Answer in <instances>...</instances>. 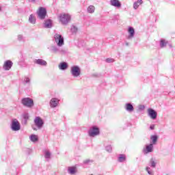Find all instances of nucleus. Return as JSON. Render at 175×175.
Instances as JSON below:
<instances>
[{"label": "nucleus", "instance_id": "nucleus-18", "mask_svg": "<svg viewBox=\"0 0 175 175\" xmlns=\"http://www.w3.org/2000/svg\"><path fill=\"white\" fill-rule=\"evenodd\" d=\"M58 68L60 70H66L68 69V63L66 62H61Z\"/></svg>", "mask_w": 175, "mask_h": 175}, {"label": "nucleus", "instance_id": "nucleus-14", "mask_svg": "<svg viewBox=\"0 0 175 175\" xmlns=\"http://www.w3.org/2000/svg\"><path fill=\"white\" fill-rule=\"evenodd\" d=\"M124 109L126 111H129V113H132V111L135 110L133 105L131 103H126L124 105Z\"/></svg>", "mask_w": 175, "mask_h": 175}, {"label": "nucleus", "instance_id": "nucleus-37", "mask_svg": "<svg viewBox=\"0 0 175 175\" xmlns=\"http://www.w3.org/2000/svg\"><path fill=\"white\" fill-rule=\"evenodd\" d=\"M150 129L151 131H154V129H155V124H151V125L150 126Z\"/></svg>", "mask_w": 175, "mask_h": 175}, {"label": "nucleus", "instance_id": "nucleus-1", "mask_svg": "<svg viewBox=\"0 0 175 175\" xmlns=\"http://www.w3.org/2000/svg\"><path fill=\"white\" fill-rule=\"evenodd\" d=\"M58 20L62 25H68L72 20V16L69 14L62 13L58 16Z\"/></svg>", "mask_w": 175, "mask_h": 175}, {"label": "nucleus", "instance_id": "nucleus-8", "mask_svg": "<svg viewBox=\"0 0 175 175\" xmlns=\"http://www.w3.org/2000/svg\"><path fill=\"white\" fill-rule=\"evenodd\" d=\"M11 129L14 132H17V131H20V129H21V126L20 125V122H18L17 119L12 120L11 124Z\"/></svg>", "mask_w": 175, "mask_h": 175}, {"label": "nucleus", "instance_id": "nucleus-20", "mask_svg": "<svg viewBox=\"0 0 175 175\" xmlns=\"http://www.w3.org/2000/svg\"><path fill=\"white\" fill-rule=\"evenodd\" d=\"M150 140L152 142L150 144H152L153 146L157 144V142H158V135H154L150 136Z\"/></svg>", "mask_w": 175, "mask_h": 175}, {"label": "nucleus", "instance_id": "nucleus-17", "mask_svg": "<svg viewBox=\"0 0 175 175\" xmlns=\"http://www.w3.org/2000/svg\"><path fill=\"white\" fill-rule=\"evenodd\" d=\"M110 5L115 8H121V3L118 0H110Z\"/></svg>", "mask_w": 175, "mask_h": 175}, {"label": "nucleus", "instance_id": "nucleus-10", "mask_svg": "<svg viewBox=\"0 0 175 175\" xmlns=\"http://www.w3.org/2000/svg\"><path fill=\"white\" fill-rule=\"evenodd\" d=\"M148 116L152 120H157L158 113H157V111L154 110L153 109L149 108L148 109Z\"/></svg>", "mask_w": 175, "mask_h": 175}, {"label": "nucleus", "instance_id": "nucleus-34", "mask_svg": "<svg viewBox=\"0 0 175 175\" xmlns=\"http://www.w3.org/2000/svg\"><path fill=\"white\" fill-rule=\"evenodd\" d=\"M114 59L113 58H107L105 59V62H107V64H112V62H114Z\"/></svg>", "mask_w": 175, "mask_h": 175}, {"label": "nucleus", "instance_id": "nucleus-19", "mask_svg": "<svg viewBox=\"0 0 175 175\" xmlns=\"http://www.w3.org/2000/svg\"><path fill=\"white\" fill-rule=\"evenodd\" d=\"M68 173L72 175L76 174V173H77V168H76V167H68Z\"/></svg>", "mask_w": 175, "mask_h": 175}, {"label": "nucleus", "instance_id": "nucleus-35", "mask_svg": "<svg viewBox=\"0 0 175 175\" xmlns=\"http://www.w3.org/2000/svg\"><path fill=\"white\" fill-rule=\"evenodd\" d=\"M92 162H93L92 160L87 159V160H85V161H83V163H84L85 165H88V163H92Z\"/></svg>", "mask_w": 175, "mask_h": 175}, {"label": "nucleus", "instance_id": "nucleus-9", "mask_svg": "<svg viewBox=\"0 0 175 175\" xmlns=\"http://www.w3.org/2000/svg\"><path fill=\"white\" fill-rule=\"evenodd\" d=\"M34 124H35L36 126L38 128V129H42V128H43L44 122H43V120H42V118H40V117L37 116L34 119Z\"/></svg>", "mask_w": 175, "mask_h": 175}, {"label": "nucleus", "instance_id": "nucleus-15", "mask_svg": "<svg viewBox=\"0 0 175 175\" xmlns=\"http://www.w3.org/2000/svg\"><path fill=\"white\" fill-rule=\"evenodd\" d=\"M129 36L128 39H132L135 38V29L132 27H129L128 29Z\"/></svg>", "mask_w": 175, "mask_h": 175}, {"label": "nucleus", "instance_id": "nucleus-11", "mask_svg": "<svg viewBox=\"0 0 175 175\" xmlns=\"http://www.w3.org/2000/svg\"><path fill=\"white\" fill-rule=\"evenodd\" d=\"M59 103V100L57 98H53L49 102L50 107L52 109L57 107Z\"/></svg>", "mask_w": 175, "mask_h": 175}, {"label": "nucleus", "instance_id": "nucleus-27", "mask_svg": "<svg viewBox=\"0 0 175 175\" xmlns=\"http://www.w3.org/2000/svg\"><path fill=\"white\" fill-rule=\"evenodd\" d=\"M88 13H90V14L95 13V6L90 5L88 8Z\"/></svg>", "mask_w": 175, "mask_h": 175}, {"label": "nucleus", "instance_id": "nucleus-42", "mask_svg": "<svg viewBox=\"0 0 175 175\" xmlns=\"http://www.w3.org/2000/svg\"><path fill=\"white\" fill-rule=\"evenodd\" d=\"M34 131H36V129H33Z\"/></svg>", "mask_w": 175, "mask_h": 175}, {"label": "nucleus", "instance_id": "nucleus-26", "mask_svg": "<svg viewBox=\"0 0 175 175\" xmlns=\"http://www.w3.org/2000/svg\"><path fill=\"white\" fill-rule=\"evenodd\" d=\"M126 160V157H125V154H120L118 157V162H125Z\"/></svg>", "mask_w": 175, "mask_h": 175}, {"label": "nucleus", "instance_id": "nucleus-33", "mask_svg": "<svg viewBox=\"0 0 175 175\" xmlns=\"http://www.w3.org/2000/svg\"><path fill=\"white\" fill-rule=\"evenodd\" d=\"M18 42H24V36L23 34L18 35Z\"/></svg>", "mask_w": 175, "mask_h": 175}, {"label": "nucleus", "instance_id": "nucleus-2", "mask_svg": "<svg viewBox=\"0 0 175 175\" xmlns=\"http://www.w3.org/2000/svg\"><path fill=\"white\" fill-rule=\"evenodd\" d=\"M21 104L25 106V107H28V109H31V107H33L34 103L33 99L29 98V97H25L22 98L21 100Z\"/></svg>", "mask_w": 175, "mask_h": 175}, {"label": "nucleus", "instance_id": "nucleus-32", "mask_svg": "<svg viewBox=\"0 0 175 175\" xmlns=\"http://www.w3.org/2000/svg\"><path fill=\"white\" fill-rule=\"evenodd\" d=\"M77 31H78V29H77V27L76 26L72 25V26L71 27V32H72V33H76V32H77Z\"/></svg>", "mask_w": 175, "mask_h": 175}, {"label": "nucleus", "instance_id": "nucleus-43", "mask_svg": "<svg viewBox=\"0 0 175 175\" xmlns=\"http://www.w3.org/2000/svg\"><path fill=\"white\" fill-rule=\"evenodd\" d=\"M170 47H172V45H170Z\"/></svg>", "mask_w": 175, "mask_h": 175}, {"label": "nucleus", "instance_id": "nucleus-5", "mask_svg": "<svg viewBox=\"0 0 175 175\" xmlns=\"http://www.w3.org/2000/svg\"><path fill=\"white\" fill-rule=\"evenodd\" d=\"M88 135L90 137H95V136H98L99 135V134L100 133V131H99V128H98L96 126H93L92 128H90V129L88 131Z\"/></svg>", "mask_w": 175, "mask_h": 175}, {"label": "nucleus", "instance_id": "nucleus-36", "mask_svg": "<svg viewBox=\"0 0 175 175\" xmlns=\"http://www.w3.org/2000/svg\"><path fill=\"white\" fill-rule=\"evenodd\" d=\"M25 83H26L27 84L29 83L31 80L29 79V77H25L24 79Z\"/></svg>", "mask_w": 175, "mask_h": 175}, {"label": "nucleus", "instance_id": "nucleus-24", "mask_svg": "<svg viewBox=\"0 0 175 175\" xmlns=\"http://www.w3.org/2000/svg\"><path fill=\"white\" fill-rule=\"evenodd\" d=\"M29 22L31 24H36V18H35V16L33 14H31L29 17Z\"/></svg>", "mask_w": 175, "mask_h": 175}, {"label": "nucleus", "instance_id": "nucleus-6", "mask_svg": "<svg viewBox=\"0 0 175 175\" xmlns=\"http://www.w3.org/2000/svg\"><path fill=\"white\" fill-rule=\"evenodd\" d=\"M54 40L58 47H62V46L65 44V42L64 41V37L58 33L55 34Z\"/></svg>", "mask_w": 175, "mask_h": 175}, {"label": "nucleus", "instance_id": "nucleus-39", "mask_svg": "<svg viewBox=\"0 0 175 175\" xmlns=\"http://www.w3.org/2000/svg\"><path fill=\"white\" fill-rule=\"evenodd\" d=\"M36 0H29V2H36Z\"/></svg>", "mask_w": 175, "mask_h": 175}, {"label": "nucleus", "instance_id": "nucleus-21", "mask_svg": "<svg viewBox=\"0 0 175 175\" xmlns=\"http://www.w3.org/2000/svg\"><path fill=\"white\" fill-rule=\"evenodd\" d=\"M143 3V0H137V1L134 2L133 3V9L137 10L139 9V6Z\"/></svg>", "mask_w": 175, "mask_h": 175}, {"label": "nucleus", "instance_id": "nucleus-4", "mask_svg": "<svg viewBox=\"0 0 175 175\" xmlns=\"http://www.w3.org/2000/svg\"><path fill=\"white\" fill-rule=\"evenodd\" d=\"M70 74L73 77H79L81 75V70L79 66H73L70 68Z\"/></svg>", "mask_w": 175, "mask_h": 175}, {"label": "nucleus", "instance_id": "nucleus-44", "mask_svg": "<svg viewBox=\"0 0 175 175\" xmlns=\"http://www.w3.org/2000/svg\"><path fill=\"white\" fill-rule=\"evenodd\" d=\"M90 175H94V174H90Z\"/></svg>", "mask_w": 175, "mask_h": 175}, {"label": "nucleus", "instance_id": "nucleus-29", "mask_svg": "<svg viewBox=\"0 0 175 175\" xmlns=\"http://www.w3.org/2000/svg\"><path fill=\"white\" fill-rule=\"evenodd\" d=\"M44 157H45L46 159H50V158L51 157V153L50 152V151L45 150Z\"/></svg>", "mask_w": 175, "mask_h": 175}, {"label": "nucleus", "instance_id": "nucleus-28", "mask_svg": "<svg viewBox=\"0 0 175 175\" xmlns=\"http://www.w3.org/2000/svg\"><path fill=\"white\" fill-rule=\"evenodd\" d=\"M150 164L151 167H156V166H157V163L155 162V159L152 158V159L150 160Z\"/></svg>", "mask_w": 175, "mask_h": 175}, {"label": "nucleus", "instance_id": "nucleus-40", "mask_svg": "<svg viewBox=\"0 0 175 175\" xmlns=\"http://www.w3.org/2000/svg\"><path fill=\"white\" fill-rule=\"evenodd\" d=\"M125 44L126 46H129V42H126Z\"/></svg>", "mask_w": 175, "mask_h": 175}, {"label": "nucleus", "instance_id": "nucleus-23", "mask_svg": "<svg viewBox=\"0 0 175 175\" xmlns=\"http://www.w3.org/2000/svg\"><path fill=\"white\" fill-rule=\"evenodd\" d=\"M167 43H168V42L166 40L161 39L160 40V47L161 49H163L164 47H165L167 46Z\"/></svg>", "mask_w": 175, "mask_h": 175}, {"label": "nucleus", "instance_id": "nucleus-41", "mask_svg": "<svg viewBox=\"0 0 175 175\" xmlns=\"http://www.w3.org/2000/svg\"><path fill=\"white\" fill-rule=\"evenodd\" d=\"M142 109H144V106H141V107L139 109H142Z\"/></svg>", "mask_w": 175, "mask_h": 175}, {"label": "nucleus", "instance_id": "nucleus-31", "mask_svg": "<svg viewBox=\"0 0 175 175\" xmlns=\"http://www.w3.org/2000/svg\"><path fill=\"white\" fill-rule=\"evenodd\" d=\"M105 150L107 152H111V151H113V147H111L110 145H108L105 147Z\"/></svg>", "mask_w": 175, "mask_h": 175}, {"label": "nucleus", "instance_id": "nucleus-25", "mask_svg": "<svg viewBox=\"0 0 175 175\" xmlns=\"http://www.w3.org/2000/svg\"><path fill=\"white\" fill-rule=\"evenodd\" d=\"M30 140L33 142V143H36V142L39 140V138H38V135L33 134L30 136Z\"/></svg>", "mask_w": 175, "mask_h": 175}, {"label": "nucleus", "instance_id": "nucleus-13", "mask_svg": "<svg viewBox=\"0 0 175 175\" xmlns=\"http://www.w3.org/2000/svg\"><path fill=\"white\" fill-rule=\"evenodd\" d=\"M12 66H13V62L10 60H7L4 63L3 69L4 70H10V69H12Z\"/></svg>", "mask_w": 175, "mask_h": 175}, {"label": "nucleus", "instance_id": "nucleus-30", "mask_svg": "<svg viewBox=\"0 0 175 175\" xmlns=\"http://www.w3.org/2000/svg\"><path fill=\"white\" fill-rule=\"evenodd\" d=\"M23 118L25 120V122L27 123V121H28L29 118V114L28 113H25L23 114Z\"/></svg>", "mask_w": 175, "mask_h": 175}, {"label": "nucleus", "instance_id": "nucleus-38", "mask_svg": "<svg viewBox=\"0 0 175 175\" xmlns=\"http://www.w3.org/2000/svg\"><path fill=\"white\" fill-rule=\"evenodd\" d=\"M150 167H146V172L149 174H152V172L151 171H150Z\"/></svg>", "mask_w": 175, "mask_h": 175}, {"label": "nucleus", "instance_id": "nucleus-16", "mask_svg": "<svg viewBox=\"0 0 175 175\" xmlns=\"http://www.w3.org/2000/svg\"><path fill=\"white\" fill-rule=\"evenodd\" d=\"M34 64L40 65V66H46L47 65V62L42 59H37L34 60Z\"/></svg>", "mask_w": 175, "mask_h": 175}, {"label": "nucleus", "instance_id": "nucleus-3", "mask_svg": "<svg viewBox=\"0 0 175 175\" xmlns=\"http://www.w3.org/2000/svg\"><path fill=\"white\" fill-rule=\"evenodd\" d=\"M49 50L51 53H53V54H66L65 49L58 48L55 45H51Z\"/></svg>", "mask_w": 175, "mask_h": 175}, {"label": "nucleus", "instance_id": "nucleus-22", "mask_svg": "<svg viewBox=\"0 0 175 175\" xmlns=\"http://www.w3.org/2000/svg\"><path fill=\"white\" fill-rule=\"evenodd\" d=\"M51 27H53V23L51 22V20L48 19V20L45 21L44 27L45 28H51Z\"/></svg>", "mask_w": 175, "mask_h": 175}, {"label": "nucleus", "instance_id": "nucleus-12", "mask_svg": "<svg viewBox=\"0 0 175 175\" xmlns=\"http://www.w3.org/2000/svg\"><path fill=\"white\" fill-rule=\"evenodd\" d=\"M152 151H154V145L152 144L146 145V148L143 149L144 154H148L150 152H152Z\"/></svg>", "mask_w": 175, "mask_h": 175}, {"label": "nucleus", "instance_id": "nucleus-7", "mask_svg": "<svg viewBox=\"0 0 175 175\" xmlns=\"http://www.w3.org/2000/svg\"><path fill=\"white\" fill-rule=\"evenodd\" d=\"M37 14L40 20H44V18H46V16H47V10L46 8L40 7L38 11H37Z\"/></svg>", "mask_w": 175, "mask_h": 175}]
</instances>
